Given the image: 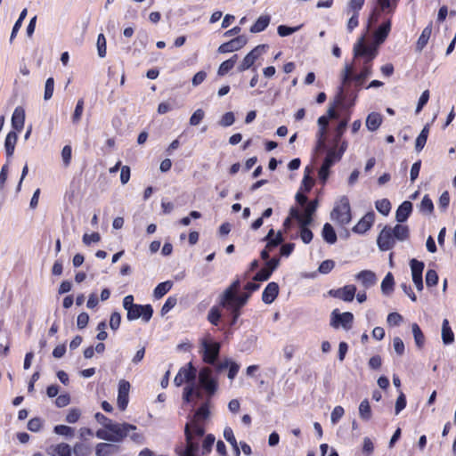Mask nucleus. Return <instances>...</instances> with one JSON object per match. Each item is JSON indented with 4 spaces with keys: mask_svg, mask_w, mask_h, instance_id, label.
<instances>
[{
    "mask_svg": "<svg viewBox=\"0 0 456 456\" xmlns=\"http://www.w3.org/2000/svg\"><path fill=\"white\" fill-rule=\"evenodd\" d=\"M17 134L13 131L9 132L6 135L4 142V149L8 159H10L13 155L15 145L17 142Z\"/></svg>",
    "mask_w": 456,
    "mask_h": 456,
    "instance_id": "obj_30",
    "label": "nucleus"
},
{
    "mask_svg": "<svg viewBox=\"0 0 456 456\" xmlns=\"http://www.w3.org/2000/svg\"><path fill=\"white\" fill-rule=\"evenodd\" d=\"M280 260L278 258H272L265 264V267L258 271L254 276V281H267L272 275L273 272L278 267Z\"/></svg>",
    "mask_w": 456,
    "mask_h": 456,
    "instance_id": "obj_15",
    "label": "nucleus"
},
{
    "mask_svg": "<svg viewBox=\"0 0 456 456\" xmlns=\"http://www.w3.org/2000/svg\"><path fill=\"white\" fill-rule=\"evenodd\" d=\"M411 330L414 337V341L419 348H422L425 344V336L417 323L411 324Z\"/></svg>",
    "mask_w": 456,
    "mask_h": 456,
    "instance_id": "obj_42",
    "label": "nucleus"
},
{
    "mask_svg": "<svg viewBox=\"0 0 456 456\" xmlns=\"http://www.w3.org/2000/svg\"><path fill=\"white\" fill-rule=\"evenodd\" d=\"M442 340L445 345L451 344L454 341V334L447 319H444L442 323Z\"/></svg>",
    "mask_w": 456,
    "mask_h": 456,
    "instance_id": "obj_36",
    "label": "nucleus"
},
{
    "mask_svg": "<svg viewBox=\"0 0 456 456\" xmlns=\"http://www.w3.org/2000/svg\"><path fill=\"white\" fill-rule=\"evenodd\" d=\"M373 222L374 213L369 212L354 226L353 231L355 233H364L371 227Z\"/></svg>",
    "mask_w": 456,
    "mask_h": 456,
    "instance_id": "obj_20",
    "label": "nucleus"
},
{
    "mask_svg": "<svg viewBox=\"0 0 456 456\" xmlns=\"http://www.w3.org/2000/svg\"><path fill=\"white\" fill-rule=\"evenodd\" d=\"M399 0H377L381 12H393Z\"/></svg>",
    "mask_w": 456,
    "mask_h": 456,
    "instance_id": "obj_46",
    "label": "nucleus"
},
{
    "mask_svg": "<svg viewBox=\"0 0 456 456\" xmlns=\"http://www.w3.org/2000/svg\"><path fill=\"white\" fill-rule=\"evenodd\" d=\"M353 72L354 67L351 64L346 63L344 69L341 71L340 78H341V86H339V94H344V86L349 84L351 79H353Z\"/></svg>",
    "mask_w": 456,
    "mask_h": 456,
    "instance_id": "obj_29",
    "label": "nucleus"
},
{
    "mask_svg": "<svg viewBox=\"0 0 456 456\" xmlns=\"http://www.w3.org/2000/svg\"><path fill=\"white\" fill-rule=\"evenodd\" d=\"M197 385L203 389L208 400L216 394L218 388V382L213 377L212 370L209 367H203L200 370Z\"/></svg>",
    "mask_w": 456,
    "mask_h": 456,
    "instance_id": "obj_2",
    "label": "nucleus"
},
{
    "mask_svg": "<svg viewBox=\"0 0 456 456\" xmlns=\"http://www.w3.org/2000/svg\"><path fill=\"white\" fill-rule=\"evenodd\" d=\"M237 61V55H233L229 60H226L221 63L219 66L217 74L219 76H224L226 73H228L235 65Z\"/></svg>",
    "mask_w": 456,
    "mask_h": 456,
    "instance_id": "obj_44",
    "label": "nucleus"
},
{
    "mask_svg": "<svg viewBox=\"0 0 456 456\" xmlns=\"http://www.w3.org/2000/svg\"><path fill=\"white\" fill-rule=\"evenodd\" d=\"M178 372L182 375L183 379H185L187 385L192 384V383H197L195 381V379L197 376V370L192 365L191 362H189L186 366L182 367Z\"/></svg>",
    "mask_w": 456,
    "mask_h": 456,
    "instance_id": "obj_26",
    "label": "nucleus"
},
{
    "mask_svg": "<svg viewBox=\"0 0 456 456\" xmlns=\"http://www.w3.org/2000/svg\"><path fill=\"white\" fill-rule=\"evenodd\" d=\"M119 447L108 443H99L95 447L96 456H112L118 451Z\"/></svg>",
    "mask_w": 456,
    "mask_h": 456,
    "instance_id": "obj_24",
    "label": "nucleus"
},
{
    "mask_svg": "<svg viewBox=\"0 0 456 456\" xmlns=\"http://www.w3.org/2000/svg\"><path fill=\"white\" fill-rule=\"evenodd\" d=\"M395 240L393 235L392 227L385 226L378 236L377 243L380 250L387 251L392 248Z\"/></svg>",
    "mask_w": 456,
    "mask_h": 456,
    "instance_id": "obj_7",
    "label": "nucleus"
},
{
    "mask_svg": "<svg viewBox=\"0 0 456 456\" xmlns=\"http://www.w3.org/2000/svg\"><path fill=\"white\" fill-rule=\"evenodd\" d=\"M322 238L329 244H334L337 241V234L330 224L326 223L322 228Z\"/></svg>",
    "mask_w": 456,
    "mask_h": 456,
    "instance_id": "obj_38",
    "label": "nucleus"
},
{
    "mask_svg": "<svg viewBox=\"0 0 456 456\" xmlns=\"http://www.w3.org/2000/svg\"><path fill=\"white\" fill-rule=\"evenodd\" d=\"M48 453L52 456H71L72 450L69 444L61 443L49 448Z\"/></svg>",
    "mask_w": 456,
    "mask_h": 456,
    "instance_id": "obj_27",
    "label": "nucleus"
},
{
    "mask_svg": "<svg viewBox=\"0 0 456 456\" xmlns=\"http://www.w3.org/2000/svg\"><path fill=\"white\" fill-rule=\"evenodd\" d=\"M219 305L224 307V308H225L226 310H228L231 313V315H232V322H231V324L232 325L235 324L237 320H238V318L240 315V309L242 307H240V306L232 304L230 301H226L224 303V305Z\"/></svg>",
    "mask_w": 456,
    "mask_h": 456,
    "instance_id": "obj_40",
    "label": "nucleus"
},
{
    "mask_svg": "<svg viewBox=\"0 0 456 456\" xmlns=\"http://www.w3.org/2000/svg\"><path fill=\"white\" fill-rule=\"evenodd\" d=\"M412 211L411 202L405 200L397 208L395 219L398 223L405 222Z\"/></svg>",
    "mask_w": 456,
    "mask_h": 456,
    "instance_id": "obj_23",
    "label": "nucleus"
},
{
    "mask_svg": "<svg viewBox=\"0 0 456 456\" xmlns=\"http://www.w3.org/2000/svg\"><path fill=\"white\" fill-rule=\"evenodd\" d=\"M54 90V80L49 77L45 81L44 99L48 101L52 98Z\"/></svg>",
    "mask_w": 456,
    "mask_h": 456,
    "instance_id": "obj_58",
    "label": "nucleus"
},
{
    "mask_svg": "<svg viewBox=\"0 0 456 456\" xmlns=\"http://www.w3.org/2000/svg\"><path fill=\"white\" fill-rule=\"evenodd\" d=\"M203 361L209 364H214L219 355L220 344L217 342L208 343L202 341Z\"/></svg>",
    "mask_w": 456,
    "mask_h": 456,
    "instance_id": "obj_8",
    "label": "nucleus"
},
{
    "mask_svg": "<svg viewBox=\"0 0 456 456\" xmlns=\"http://www.w3.org/2000/svg\"><path fill=\"white\" fill-rule=\"evenodd\" d=\"M371 63H369V61H364L362 71L353 77L355 86H361L364 80L371 75Z\"/></svg>",
    "mask_w": 456,
    "mask_h": 456,
    "instance_id": "obj_28",
    "label": "nucleus"
},
{
    "mask_svg": "<svg viewBox=\"0 0 456 456\" xmlns=\"http://www.w3.org/2000/svg\"><path fill=\"white\" fill-rule=\"evenodd\" d=\"M438 282V275L437 273L433 270L429 269L428 270L426 273V284L428 287H432L436 285Z\"/></svg>",
    "mask_w": 456,
    "mask_h": 456,
    "instance_id": "obj_61",
    "label": "nucleus"
},
{
    "mask_svg": "<svg viewBox=\"0 0 456 456\" xmlns=\"http://www.w3.org/2000/svg\"><path fill=\"white\" fill-rule=\"evenodd\" d=\"M224 437L225 440L232 446L235 451L236 456H240V449L236 441V438L233 435V431L231 428L226 427L224 430Z\"/></svg>",
    "mask_w": 456,
    "mask_h": 456,
    "instance_id": "obj_43",
    "label": "nucleus"
},
{
    "mask_svg": "<svg viewBox=\"0 0 456 456\" xmlns=\"http://www.w3.org/2000/svg\"><path fill=\"white\" fill-rule=\"evenodd\" d=\"M429 134V125L427 124L416 138L415 150L419 152L425 146Z\"/></svg>",
    "mask_w": 456,
    "mask_h": 456,
    "instance_id": "obj_39",
    "label": "nucleus"
},
{
    "mask_svg": "<svg viewBox=\"0 0 456 456\" xmlns=\"http://www.w3.org/2000/svg\"><path fill=\"white\" fill-rule=\"evenodd\" d=\"M130 383L125 379L118 382L117 403L121 411H125L129 400Z\"/></svg>",
    "mask_w": 456,
    "mask_h": 456,
    "instance_id": "obj_13",
    "label": "nucleus"
},
{
    "mask_svg": "<svg viewBox=\"0 0 456 456\" xmlns=\"http://www.w3.org/2000/svg\"><path fill=\"white\" fill-rule=\"evenodd\" d=\"M391 30V21L388 20L383 22L374 32V43L379 45L382 44L387 37Z\"/></svg>",
    "mask_w": 456,
    "mask_h": 456,
    "instance_id": "obj_22",
    "label": "nucleus"
},
{
    "mask_svg": "<svg viewBox=\"0 0 456 456\" xmlns=\"http://www.w3.org/2000/svg\"><path fill=\"white\" fill-rule=\"evenodd\" d=\"M365 0H350L348 3L346 12L347 14H358L360 10L362 8Z\"/></svg>",
    "mask_w": 456,
    "mask_h": 456,
    "instance_id": "obj_50",
    "label": "nucleus"
},
{
    "mask_svg": "<svg viewBox=\"0 0 456 456\" xmlns=\"http://www.w3.org/2000/svg\"><path fill=\"white\" fill-rule=\"evenodd\" d=\"M376 55L377 48L375 46L366 45L364 44L363 37H361L354 46V58L365 56L366 59L364 61H369V63H371V61L376 57Z\"/></svg>",
    "mask_w": 456,
    "mask_h": 456,
    "instance_id": "obj_6",
    "label": "nucleus"
},
{
    "mask_svg": "<svg viewBox=\"0 0 456 456\" xmlns=\"http://www.w3.org/2000/svg\"><path fill=\"white\" fill-rule=\"evenodd\" d=\"M393 235L395 240H398L400 241L406 240L409 238V227L403 224H396L392 228Z\"/></svg>",
    "mask_w": 456,
    "mask_h": 456,
    "instance_id": "obj_35",
    "label": "nucleus"
},
{
    "mask_svg": "<svg viewBox=\"0 0 456 456\" xmlns=\"http://www.w3.org/2000/svg\"><path fill=\"white\" fill-rule=\"evenodd\" d=\"M382 123V117L378 112H371L366 118V126L370 131H376Z\"/></svg>",
    "mask_w": 456,
    "mask_h": 456,
    "instance_id": "obj_32",
    "label": "nucleus"
},
{
    "mask_svg": "<svg viewBox=\"0 0 456 456\" xmlns=\"http://www.w3.org/2000/svg\"><path fill=\"white\" fill-rule=\"evenodd\" d=\"M332 166L331 161L330 159H324L320 170H319V178L325 183L330 175V168Z\"/></svg>",
    "mask_w": 456,
    "mask_h": 456,
    "instance_id": "obj_54",
    "label": "nucleus"
},
{
    "mask_svg": "<svg viewBox=\"0 0 456 456\" xmlns=\"http://www.w3.org/2000/svg\"><path fill=\"white\" fill-rule=\"evenodd\" d=\"M153 314V308L151 305H137L135 304L134 307L128 309L126 314V318L128 321H134L139 319L140 317L144 322H148Z\"/></svg>",
    "mask_w": 456,
    "mask_h": 456,
    "instance_id": "obj_5",
    "label": "nucleus"
},
{
    "mask_svg": "<svg viewBox=\"0 0 456 456\" xmlns=\"http://www.w3.org/2000/svg\"><path fill=\"white\" fill-rule=\"evenodd\" d=\"M271 17L269 15H261L256 21L251 26V33H259L264 31L269 25Z\"/></svg>",
    "mask_w": 456,
    "mask_h": 456,
    "instance_id": "obj_33",
    "label": "nucleus"
},
{
    "mask_svg": "<svg viewBox=\"0 0 456 456\" xmlns=\"http://www.w3.org/2000/svg\"><path fill=\"white\" fill-rule=\"evenodd\" d=\"M290 216L296 219L298 224L299 227H307L313 223V217L307 216L305 215H301L299 210L297 208H290Z\"/></svg>",
    "mask_w": 456,
    "mask_h": 456,
    "instance_id": "obj_31",
    "label": "nucleus"
},
{
    "mask_svg": "<svg viewBox=\"0 0 456 456\" xmlns=\"http://www.w3.org/2000/svg\"><path fill=\"white\" fill-rule=\"evenodd\" d=\"M172 286H173V283L170 281L160 282L154 289V291H153L154 297L157 299L161 298L164 295H166L171 289Z\"/></svg>",
    "mask_w": 456,
    "mask_h": 456,
    "instance_id": "obj_41",
    "label": "nucleus"
},
{
    "mask_svg": "<svg viewBox=\"0 0 456 456\" xmlns=\"http://www.w3.org/2000/svg\"><path fill=\"white\" fill-rule=\"evenodd\" d=\"M394 288V277L391 273H388L381 282V290L384 294H388Z\"/></svg>",
    "mask_w": 456,
    "mask_h": 456,
    "instance_id": "obj_49",
    "label": "nucleus"
},
{
    "mask_svg": "<svg viewBox=\"0 0 456 456\" xmlns=\"http://www.w3.org/2000/svg\"><path fill=\"white\" fill-rule=\"evenodd\" d=\"M337 146L334 145V147L330 148L328 152L325 159H330L331 161V164L333 165L335 162L339 161L342 158L341 153L337 151Z\"/></svg>",
    "mask_w": 456,
    "mask_h": 456,
    "instance_id": "obj_62",
    "label": "nucleus"
},
{
    "mask_svg": "<svg viewBox=\"0 0 456 456\" xmlns=\"http://www.w3.org/2000/svg\"><path fill=\"white\" fill-rule=\"evenodd\" d=\"M240 289V281L239 279L235 280L231 283L229 287H227L222 294L218 297L219 305H224L226 301H230L232 297H233Z\"/></svg>",
    "mask_w": 456,
    "mask_h": 456,
    "instance_id": "obj_18",
    "label": "nucleus"
},
{
    "mask_svg": "<svg viewBox=\"0 0 456 456\" xmlns=\"http://www.w3.org/2000/svg\"><path fill=\"white\" fill-rule=\"evenodd\" d=\"M210 400L206 401L199 407L194 415L185 426H189L197 436H203L205 434V421L210 416Z\"/></svg>",
    "mask_w": 456,
    "mask_h": 456,
    "instance_id": "obj_1",
    "label": "nucleus"
},
{
    "mask_svg": "<svg viewBox=\"0 0 456 456\" xmlns=\"http://www.w3.org/2000/svg\"><path fill=\"white\" fill-rule=\"evenodd\" d=\"M25 122V110L21 107L15 108L12 117V126L17 130L20 131L23 128Z\"/></svg>",
    "mask_w": 456,
    "mask_h": 456,
    "instance_id": "obj_25",
    "label": "nucleus"
},
{
    "mask_svg": "<svg viewBox=\"0 0 456 456\" xmlns=\"http://www.w3.org/2000/svg\"><path fill=\"white\" fill-rule=\"evenodd\" d=\"M302 25L297 27H288L285 25H280L277 28V33L280 37H288L300 29Z\"/></svg>",
    "mask_w": 456,
    "mask_h": 456,
    "instance_id": "obj_55",
    "label": "nucleus"
},
{
    "mask_svg": "<svg viewBox=\"0 0 456 456\" xmlns=\"http://www.w3.org/2000/svg\"><path fill=\"white\" fill-rule=\"evenodd\" d=\"M247 37L245 36H239L229 42L222 44L218 47V53H226L241 49L247 44Z\"/></svg>",
    "mask_w": 456,
    "mask_h": 456,
    "instance_id": "obj_14",
    "label": "nucleus"
},
{
    "mask_svg": "<svg viewBox=\"0 0 456 456\" xmlns=\"http://www.w3.org/2000/svg\"><path fill=\"white\" fill-rule=\"evenodd\" d=\"M419 211L423 214H430L434 209V205L431 199L425 195L419 204Z\"/></svg>",
    "mask_w": 456,
    "mask_h": 456,
    "instance_id": "obj_51",
    "label": "nucleus"
},
{
    "mask_svg": "<svg viewBox=\"0 0 456 456\" xmlns=\"http://www.w3.org/2000/svg\"><path fill=\"white\" fill-rule=\"evenodd\" d=\"M235 121V117L233 112L229 111L223 115L222 118L219 121V125L224 127H227L232 126Z\"/></svg>",
    "mask_w": 456,
    "mask_h": 456,
    "instance_id": "obj_64",
    "label": "nucleus"
},
{
    "mask_svg": "<svg viewBox=\"0 0 456 456\" xmlns=\"http://www.w3.org/2000/svg\"><path fill=\"white\" fill-rule=\"evenodd\" d=\"M355 280L360 281L364 289H370L377 282L376 274L370 270H363L354 276Z\"/></svg>",
    "mask_w": 456,
    "mask_h": 456,
    "instance_id": "obj_17",
    "label": "nucleus"
},
{
    "mask_svg": "<svg viewBox=\"0 0 456 456\" xmlns=\"http://www.w3.org/2000/svg\"><path fill=\"white\" fill-rule=\"evenodd\" d=\"M184 435L186 440V446L183 452L196 453L199 450V444L194 441L198 436L194 434V431L189 428V426L184 427Z\"/></svg>",
    "mask_w": 456,
    "mask_h": 456,
    "instance_id": "obj_19",
    "label": "nucleus"
},
{
    "mask_svg": "<svg viewBox=\"0 0 456 456\" xmlns=\"http://www.w3.org/2000/svg\"><path fill=\"white\" fill-rule=\"evenodd\" d=\"M84 110V100L79 99L77 102L74 113L72 115L73 123H77L81 119L82 114Z\"/></svg>",
    "mask_w": 456,
    "mask_h": 456,
    "instance_id": "obj_59",
    "label": "nucleus"
},
{
    "mask_svg": "<svg viewBox=\"0 0 456 456\" xmlns=\"http://www.w3.org/2000/svg\"><path fill=\"white\" fill-rule=\"evenodd\" d=\"M221 318V312L218 306L214 305L210 308L208 314V321L215 325L217 326L219 323Z\"/></svg>",
    "mask_w": 456,
    "mask_h": 456,
    "instance_id": "obj_48",
    "label": "nucleus"
},
{
    "mask_svg": "<svg viewBox=\"0 0 456 456\" xmlns=\"http://www.w3.org/2000/svg\"><path fill=\"white\" fill-rule=\"evenodd\" d=\"M345 413L342 406H336L330 414V421L333 425L337 424Z\"/></svg>",
    "mask_w": 456,
    "mask_h": 456,
    "instance_id": "obj_63",
    "label": "nucleus"
},
{
    "mask_svg": "<svg viewBox=\"0 0 456 456\" xmlns=\"http://www.w3.org/2000/svg\"><path fill=\"white\" fill-rule=\"evenodd\" d=\"M376 209L383 216H387L391 210V203L387 199L379 200L375 202Z\"/></svg>",
    "mask_w": 456,
    "mask_h": 456,
    "instance_id": "obj_47",
    "label": "nucleus"
},
{
    "mask_svg": "<svg viewBox=\"0 0 456 456\" xmlns=\"http://www.w3.org/2000/svg\"><path fill=\"white\" fill-rule=\"evenodd\" d=\"M136 426L129 423H116L113 422L108 427V430L110 432L112 437V443H120L126 438L130 431L136 430Z\"/></svg>",
    "mask_w": 456,
    "mask_h": 456,
    "instance_id": "obj_4",
    "label": "nucleus"
},
{
    "mask_svg": "<svg viewBox=\"0 0 456 456\" xmlns=\"http://www.w3.org/2000/svg\"><path fill=\"white\" fill-rule=\"evenodd\" d=\"M265 45H257L255 47L252 51H250L243 59L241 63L238 67V71L242 72L253 66L255 61L257 60V58L261 55L263 53L264 48Z\"/></svg>",
    "mask_w": 456,
    "mask_h": 456,
    "instance_id": "obj_12",
    "label": "nucleus"
},
{
    "mask_svg": "<svg viewBox=\"0 0 456 456\" xmlns=\"http://www.w3.org/2000/svg\"><path fill=\"white\" fill-rule=\"evenodd\" d=\"M53 431L55 434L66 437H72L74 436V428L66 425H57L54 427Z\"/></svg>",
    "mask_w": 456,
    "mask_h": 456,
    "instance_id": "obj_53",
    "label": "nucleus"
},
{
    "mask_svg": "<svg viewBox=\"0 0 456 456\" xmlns=\"http://www.w3.org/2000/svg\"><path fill=\"white\" fill-rule=\"evenodd\" d=\"M356 287L353 284L346 285L337 289H330L329 295L345 302H352L354 298Z\"/></svg>",
    "mask_w": 456,
    "mask_h": 456,
    "instance_id": "obj_10",
    "label": "nucleus"
},
{
    "mask_svg": "<svg viewBox=\"0 0 456 456\" xmlns=\"http://www.w3.org/2000/svg\"><path fill=\"white\" fill-rule=\"evenodd\" d=\"M410 266L411 271L412 281L419 291L423 289V280L422 273L425 265L422 261H419L415 258L410 261Z\"/></svg>",
    "mask_w": 456,
    "mask_h": 456,
    "instance_id": "obj_9",
    "label": "nucleus"
},
{
    "mask_svg": "<svg viewBox=\"0 0 456 456\" xmlns=\"http://www.w3.org/2000/svg\"><path fill=\"white\" fill-rule=\"evenodd\" d=\"M203 389L200 388L197 383L186 385L183 387V400L185 403H190L193 397L197 399L203 398Z\"/></svg>",
    "mask_w": 456,
    "mask_h": 456,
    "instance_id": "obj_16",
    "label": "nucleus"
},
{
    "mask_svg": "<svg viewBox=\"0 0 456 456\" xmlns=\"http://www.w3.org/2000/svg\"><path fill=\"white\" fill-rule=\"evenodd\" d=\"M97 51H98V55L101 58H103V57L106 56V51H107L106 38H105L103 34H99L98 35V37H97Z\"/></svg>",
    "mask_w": 456,
    "mask_h": 456,
    "instance_id": "obj_57",
    "label": "nucleus"
},
{
    "mask_svg": "<svg viewBox=\"0 0 456 456\" xmlns=\"http://www.w3.org/2000/svg\"><path fill=\"white\" fill-rule=\"evenodd\" d=\"M215 436L211 434H208L205 436L202 443V454L206 455L211 452L212 446L215 443Z\"/></svg>",
    "mask_w": 456,
    "mask_h": 456,
    "instance_id": "obj_56",
    "label": "nucleus"
},
{
    "mask_svg": "<svg viewBox=\"0 0 456 456\" xmlns=\"http://www.w3.org/2000/svg\"><path fill=\"white\" fill-rule=\"evenodd\" d=\"M81 416V411L77 408H71L66 416V421L69 424L76 423Z\"/></svg>",
    "mask_w": 456,
    "mask_h": 456,
    "instance_id": "obj_60",
    "label": "nucleus"
},
{
    "mask_svg": "<svg viewBox=\"0 0 456 456\" xmlns=\"http://www.w3.org/2000/svg\"><path fill=\"white\" fill-rule=\"evenodd\" d=\"M71 450L74 456H90L92 454V447L82 442L76 443Z\"/></svg>",
    "mask_w": 456,
    "mask_h": 456,
    "instance_id": "obj_37",
    "label": "nucleus"
},
{
    "mask_svg": "<svg viewBox=\"0 0 456 456\" xmlns=\"http://www.w3.org/2000/svg\"><path fill=\"white\" fill-rule=\"evenodd\" d=\"M353 321H354V314L350 312H345L343 314L338 313L337 310H334L332 312L331 325L334 328H338V324H341V326L345 330H349V329H351Z\"/></svg>",
    "mask_w": 456,
    "mask_h": 456,
    "instance_id": "obj_11",
    "label": "nucleus"
},
{
    "mask_svg": "<svg viewBox=\"0 0 456 456\" xmlns=\"http://www.w3.org/2000/svg\"><path fill=\"white\" fill-rule=\"evenodd\" d=\"M250 295L251 293L248 291L244 292L240 295H238L237 293L233 297H232L230 302L240 307H243L247 304L248 298L250 297Z\"/></svg>",
    "mask_w": 456,
    "mask_h": 456,
    "instance_id": "obj_52",
    "label": "nucleus"
},
{
    "mask_svg": "<svg viewBox=\"0 0 456 456\" xmlns=\"http://www.w3.org/2000/svg\"><path fill=\"white\" fill-rule=\"evenodd\" d=\"M331 218L342 225L347 224L351 221V208L347 197H341L339 203L331 212Z\"/></svg>",
    "mask_w": 456,
    "mask_h": 456,
    "instance_id": "obj_3",
    "label": "nucleus"
},
{
    "mask_svg": "<svg viewBox=\"0 0 456 456\" xmlns=\"http://www.w3.org/2000/svg\"><path fill=\"white\" fill-rule=\"evenodd\" d=\"M279 294V285L276 282L267 284L262 294V300L265 304H272Z\"/></svg>",
    "mask_w": 456,
    "mask_h": 456,
    "instance_id": "obj_21",
    "label": "nucleus"
},
{
    "mask_svg": "<svg viewBox=\"0 0 456 456\" xmlns=\"http://www.w3.org/2000/svg\"><path fill=\"white\" fill-rule=\"evenodd\" d=\"M359 415L360 418L363 420H369L371 417V410L370 406V403L367 399H364L361 402L359 405Z\"/></svg>",
    "mask_w": 456,
    "mask_h": 456,
    "instance_id": "obj_45",
    "label": "nucleus"
},
{
    "mask_svg": "<svg viewBox=\"0 0 456 456\" xmlns=\"http://www.w3.org/2000/svg\"><path fill=\"white\" fill-rule=\"evenodd\" d=\"M432 33V25L427 26L421 32V35L419 36L417 45H416V50L418 52H421L423 48L427 45L430 36Z\"/></svg>",
    "mask_w": 456,
    "mask_h": 456,
    "instance_id": "obj_34",
    "label": "nucleus"
}]
</instances>
